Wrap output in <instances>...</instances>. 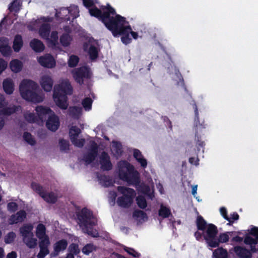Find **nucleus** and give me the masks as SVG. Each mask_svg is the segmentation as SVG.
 <instances>
[{
  "label": "nucleus",
  "mask_w": 258,
  "mask_h": 258,
  "mask_svg": "<svg viewBox=\"0 0 258 258\" xmlns=\"http://www.w3.org/2000/svg\"><path fill=\"white\" fill-rule=\"evenodd\" d=\"M101 168L103 170H109L112 168L110 157L107 153L103 152L100 156Z\"/></svg>",
  "instance_id": "27"
},
{
  "label": "nucleus",
  "mask_w": 258,
  "mask_h": 258,
  "mask_svg": "<svg viewBox=\"0 0 258 258\" xmlns=\"http://www.w3.org/2000/svg\"><path fill=\"white\" fill-rule=\"evenodd\" d=\"M117 173L119 178L130 185H135L139 191L148 195L150 199L154 196L150 187L142 183L140 185V174L133 165L126 161H120L117 164Z\"/></svg>",
  "instance_id": "2"
},
{
  "label": "nucleus",
  "mask_w": 258,
  "mask_h": 258,
  "mask_svg": "<svg viewBox=\"0 0 258 258\" xmlns=\"http://www.w3.org/2000/svg\"><path fill=\"white\" fill-rule=\"evenodd\" d=\"M59 146L60 150L64 152H67L69 150V142L65 140L60 139L59 141Z\"/></svg>",
  "instance_id": "48"
},
{
  "label": "nucleus",
  "mask_w": 258,
  "mask_h": 258,
  "mask_svg": "<svg viewBox=\"0 0 258 258\" xmlns=\"http://www.w3.org/2000/svg\"><path fill=\"white\" fill-rule=\"evenodd\" d=\"M248 245L250 246V248H251V245L250 244ZM231 250H233L236 256L239 258H251V252H254L251 249L250 250H248L245 247L240 245L234 246Z\"/></svg>",
  "instance_id": "21"
},
{
  "label": "nucleus",
  "mask_w": 258,
  "mask_h": 258,
  "mask_svg": "<svg viewBox=\"0 0 258 258\" xmlns=\"http://www.w3.org/2000/svg\"><path fill=\"white\" fill-rule=\"evenodd\" d=\"M193 109L195 112L194 126L197 133L201 132L203 129L207 127V124L204 121H200L199 116V112L197 106L196 104L192 105Z\"/></svg>",
  "instance_id": "23"
},
{
  "label": "nucleus",
  "mask_w": 258,
  "mask_h": 258,
  "mask_svg": "<svg viewBox=\"0 0 258 258\" xmlns=\"http://www.w3.org/2000/svg\"><path fill=\"white\" fill-rule=\"evenodd\" d=\"M3 88L7 94H13L15 90V83L13 79L9 77L5 79L3 82Z\"/></svg>",
  "instance_id": "28"
},
{
  "label": "nucleus",
  "mask_w": 258,
  "mask_h": 258,
  "mask_svg": "<svg viewBox=\"0 0 258 258\" xmlns=\"http://www.w3.org/2000/svg\"><path fill=\"white\" fill-rule=\"evenodd\" d=\"M26 216V213L25 211L23 210L20 211L16 214L11 216L9 220V223L10 224H13L21 222L25 219Z\"/></svg>",
  "instance_id": "30"
},
{
  "label": "nucleus",
  "mask_w": 258,
  "mask_h": 258,
  "mask_svg": "<svg viewBox=\"0 0 258 258\" xmlns=\"http://www.w3.org/2000/svg\"><path fill=\"white\" fill-rule=\"evenodd\" d=\"M96 247L92 244H87L82 249V252L88 255L89 253L95 250Z\"/></svg>",
  "instance_id": "51"
},
{
  "label": "nucleus",
  "mask_w": 258,
  "mask_h": 258,
  "mask_svg": "<svg viewBox=\"0 0 258 258\" xmlns=\"http://www.w3.org/2000/svg\"><path fill=\"white\" fill-rule=\"evenodd\" d=\"M98 178L99 183L104 187H108L113 184V181L109 176L100 175L98 176Z\"/></svg>",
  "instance_id": "41"
},
{
  "label": "nucleus",
  "mask_w": 258,
  "mask_h": 258,
  "mask_svg": "<svg viewBox=\"0 0 258 258\" xmlns=\"http://www.w3.org/2000/svg\"><path fill=\"white\" fill-rule=\"evenodd\" d=\"M0 52L5 57L11 55L12 50L9 45V40L5 37L0 38Z\"/></svg>",
  "instance_id": "24"
},
{
  "label": "nucleus",
  "mask_w": 258,
  "mask_h": 258,
  "mask_svg": "<svg viewBox=\"0 0 258 258\" xmlns=\"http://www.w3.org/2000/svg\"><path fill=\"white\" fill-rule=\"evenodd\" d=\"M90 147L88 151L83 157V160L87 165L90 164L92 167L98 166V163L96 160L98 150H104L106 145L102 143L99 139H97L96 141H91L90 142Z\"/></svg>",
  "instance_id": "8"
},
{
  "label": "nucleus",
  "mask_w": 258,
  "mask_h": 258,
  "mask_svg": "<svg viewBox=\"0 0 258 258\" xmlns=\"http://www.w3.org/2000/svg\"><path fill=\"white\" fill-rule=\"evenodd\" d=\"M50 243V242H39V245L40 249L37 254L38 258H44L49 253L48 247Z\"/></svg>",
  "instance_id": "33"
},
{
  "label": "nucleus",
  "mask_w": 258,
  "mask_h": 258,
  "mask_svg": "<svg viewBox=\"0 0 258 258\" xmlns=\"http://www.w3.org/2000/svg\"><path fill=\"white\" fill-rule=\"evenodd\" d=\"M37 61L41 66L48 69L53 68L56 65L54 58L49 54L38 57Z\"/></svg>",
  "instance_id": "20"
},
{
  "label": "nucleus",
  "mask_w": 258,
  "mask_h": 258,
  "mask_svg": "<svg viewBox=\"0 0 258 258\" xmlns=\"http://www.w3.org/2000/svg\"><path fill=\"white\" fill-rule=\"evenodd\" d=\"M79 16L78 7L76 6H71L68 8H62L59 11H56L55 16L57 19L63 21H71Z\"/></svg>",
  "instance_id": "11"
},
{
  "label": "nucleus",
  "mask_w": 258,
  "mask_h": 258,
  "mask_svg": "<svg viewBox=\"0 0 258 258\" xmlns=\"http://www.w3.org/2000/svg\"><path fill=\"white\" fill-rule=\"evenodd\" d=\"M249 232L254 238L247 235L244 239V242L245 244H250L251 245V249L252 251H258V227H254L251 228Z\"/></svg>",
  "instance_id": "13"
},
{
  "label": "nucleus",
  "mask_w": 258,
  "mask_h": 258,
  "mask_svg": "<svg viewBox=\"0 0 258 258\" xmlns=\"http://www.w3.org/2000/svg\"><path fill=\"white\" fill-rule=\"evenodd\" d=\"M97 0H83V4L88 8L91 16L101 20L106 28L111 31L114 37L121 36V42L128 44L132 41L131 34L135 39L141 37L139 33L132 31L126 18L116 14L115 10L108 5L103 9V13L97 7Z\"/></svg>",
  "instance_id": "1"
},
{
  "label": "nucleus",
  "mask_w": 258,
  "mask_h": 258,
  "mask_svg": "<svg viewBox=\"0 0 258 258\" xmlns=\"http://www.w3.org/2000/svg\"><path fill=\"white\" fill-rule=\"evenodd\" d=\"M79 62V58L76 55H72L70 56L68 60V64L70 67H75Z\"/></svg>",
  "instance_id": "53"
},
{
  "label": "nucleus",
  "mask_w": 258,
  "mask_h": 258,
  "mask_svg": "<svg viewBox=\"0 0 258 258\" xmlns=\"http://www.w3.org/2000/svg\"><path fill=\"white\" fill-rule=\"evenodd\" d=\"M32 188L37 192L47 203H54L56 202L57 196L54 192L45 193L42 188L38 184L33 182Z\"/></svg>",
  "instance_id": "14"
},
{
  "label": "nucleus",
  "mask_w": 258,
  "mask_h": 258,
  "mask_svg": "<svg viewBox=\"0 0 258 258\" xmlns=\"http://www.w3.org/2000/svg\"><path fill=\"white\" fill-rule=\"evenodd\" d=\"M133 216L134 219L139 223H142L147 221L148 219L146 214L141 210L135 211Z\"/></svg>",
  "instance_id": "35"
},
{
  "label": "nucleus",
  "mask_w": 258,
  "mask_h": 258,
  "mask_svg": "<svg viewBox=\"0 0 258 258\" xmlns=\"http://www.w3.org/2000/svg\"><path fill=\"white\" fill-rule=\"evenodd\" d=\"M137 203L141 209H145L147 207V202L144 197L139 196L136 198Z\"/></svg>",
  "instance_id": "50"
},
{
  "label": "nucleus",
  "mask_w": 258,
  "mask_h": 258,
  "mask_svg": "<svg viewBox=\"0 0 258 258\" xmlns=\"http://www.w3.org/2000/svg\"><path fill=\"white\" fill-rule=\"evenodd\" d=\"M8 211L14 212L17 210L18 205L15 202H10L7 206Z\"/></svg>",
  "instance_id": "57"
},
{
  "label": "nucleus",
  "mask_w": 258,
  "mask_h": 258,
  "mask_svg": "<svg viewBox=\"0 0 258 258\" xmlns=\"http://www.w3.org/2000/svg\"><path fill=\"white\" fill-rule=\"evenodd\" d=\"M133 156L141 166L145 168L147 166V161L144 158L140 151L138 149H134Z\"/></svg>",
  "instance_id": "31"
},
{
  "label": "nucleus",
  "mask_w": 258,
  "mask_h": 258,
  "mask_svg": "<svg viewBox=\"0 0 258 258\" xmlns=\"http://www.w3.org/2000/svg\"><path fill=\"white\" fill-rule=\"evenodd\" d=\"M84 51L88 53L91 59H94L98 56L97 42L93 38H89L83 45Z\"/></svg>",
  "instance_id": "15"
},
{
  "label": "nucleus",
  "mask_w": 258,
  "mask_h": 258,
  "mask_svg": "<svg viewBox=\"0 0 258 258\" xmlns=\"http://www.w3.org/2000/svg\"><path fill=\"white\" fill-rule=\"evenodd\" d=\"M116 197V194L115 191H110L109 192V201H110V203L111 202L112 203L113 205L115 203V200Z\"/></svg>",
  "instance_id": "58"
},
{
  "label": "nucleus",
  "mask_w": 258,
  "mask_h": 258,
  "mask_svg": "<svg viewBox=\"0 0 258 258\" xmlns=\"http://www.w3.org/2000/svg\"><path fill=\"white\" fill-rule=\"evenodd\" d=\"M35 111L37 113L39 124H42L47 117H48L51 114V113L54 112L49 107L42 105L37 106L35 108Z\"/></svg>",
  "instance_id": "16"
},
{
  "label": "nucleus",
  "mask_w": 258,
  "mask_h": 258,
  "mask_svg": "<svg viewBox=\"0 0 258 258\" xmlns=\"http://www.w3.org/2000/svg\"><path fill=\"white\" fill-rule=\"evenodd\" d=\"M21 4V0H15L11 4V5L9 7V9L11 12H17L20 10Z\"/></svg>",
  "instance_id": "46"
},
{
  "label": "nucleus",
  "mask_w": 258,
  "mask_h": 258,
  "mask_svg": "<svg viewBox=\"0 0 258 258\" xmlns=\"http://www.w3.org/2000/svg\"><path fill=\"white\" fill-rule=\"evenodd\" d=\"M191 193L194 197H196L197 193L198 185H194L191 186Z\"/></svg>",
  "instance_id": "63"
},
{
  "label": "nucleus",
  "mask_w": 258,
  "mask_h": 258,
  "mask_svg": "<svg viewBox=\"0 0 258 258\" xmlns=\"http://www.w3.org/2000/svg\"><path fill=\"white\" fill-rule=\"evenodd\" d=\"M232 232H226L221 233L218 238L216 236V241L217 242V247L219 246L220 243H225L228 241L229 239V234H231Z\"/></svg>",
  "instance_id": "44"
},
{
  "label": "nucleus",
  "mask_w": 258,
  "mask_h": 258,
  "mask_svg": "<svg viewBox=\"0 0 258 258\" xmlns=\"http://www.w3.org/2000/svg\"><path fill=\"white\" fill-rule=\"evenodd\" d=\"M73 88L67 79L60 80L59 84L53 88V98L56 105L61 109H66L68 106L67 95L73 94Z\"/></svg>",
  "instance_id": "6"
},
{
  "label": "nucleus",
  "mask_w": 258,
  "mask_h": 258,
  "mask_svg": "<svg viewBox=\"0 0 258 258\" xmlns=\"http://www.w3.org/2000/svg\"><path fill=\"white\" fill-rule=\"evenodd\" d=\"M59 117L53 112L48 117L46 122V125L48 130L51 131H56L59 126Z\"/></svg>",
  "instance_id": "22"
},
{
  "label": "nucleus",
  "mask_w": 258,
  "mask_h": 258,
  "mask_svg": "<svg viewBox=\"0 0 258 258\" xmlns=\"http://www.w3.org/2000/svg\"><path fill=\"white\" fill-rule=\"evenodd\" d=\"M158 214L160 217L163 218H168L172 215L170 208L163 204L160 205V209L158 211Z\"/></svg>",
  "instance_id": "36"
},
{
  "label": "nucleus",
  "mask_w": 258,
  "mask_h": 258,
  "mask_svg": "<svg viewBox=\"0 0 258 258\" xmlns=\"http://www.w3.org/2000/svg\"><path fill=\"white\" fill-rule=\"evenodd\" d=\"M81 130L78 127L74 126L70 130V137L72 143L77 147H82L84 144V139L79 137Z\"/></svg>",
  "instance_id": "17"
},
{
  "label": "nucleus",
  "mask_w": 258,
  "mask_h": 258,
  "mask_svg": "<svg viewBox=\"0 0 258 258\" xmlns=\"http://www.w3.org/2000/svg\"><path fill=\"white\" fill-rule=\"evenodd\" d=\"M39 83L44 91L50 92L52 89L53 80L50 75L43 74L40 77Z\"/></svg>",
  "instance_id": "19"
},
{
  "label": "nucleus",
  "mask_w": 258,
  "mask_h": 258,
  "mask_svg": "<svg viewBox=\"0 0 258 258\" xmlns=\"http://www.w3.org/2000/svg\"><path fill=\"white\" fill-rule=\"evenodd\" d=\"M52 21L51 18L42 17L36 20H33L28 25V27L30 30H36L38 27L39 34L43 39L46 40L48 44L53 48L56 47L58 45L57 32L55 31H52L49 36L50 30V25L48 22Z\"/></svg>",
  "instance_id": "4"
},
{
  "label": "nucleus",
  "mask_w": 258,
  "mask_h": 258,
  "mask_svg": "<svg viewBox=\"0 0 258 258\" xmlns=\"http://www.w3.org/2000/svg\"><path fill=\"white\" fill-rule=\"evenodd\" d=\"M205 145V144L204 142L203 141H199L198 143V149L199 150V151L200 150V148H202V153H204V146Z\"/></svg>",
  "instance_id": "61"
},
{
  "label": "nucleus",
  "mask_w": 258,
  "mask_h": 258,
  "mask_svg": "<svg viewBox=\"0 0 258 258\" xmlns=\"http://www.w3.org/2000/svg\"><path fill=\"white\" fill-rule=\"evenodd\" d=\"M8 62L2 58H0V75L7 69Z\"/></svg>",
  "instance_id": "55"
},
{
  "label": "nucleus",
  "mask_w": 258,
  "mask_h": 258,
  "mask_svg": "<svg viewBox=\"0 0 258 258\" xmlns=\"http://www.w3.org/2000/svg\"><path fill=\"white\" fill-rule=\"evenodd\" d=\"M16 237V234L13 232L8 233L5 237V242L7 244H10L14 241Z\"/></svg>",
  "instance_id": "52"
},
{
  "label": "nucleus",
  "mask_w": 258,
  "mask_h": 258,
  "mask_svg": "<svg viewBox=\"0 0 258 258\" xmlns=\"http://www.w3.org/2000/svg\"><path fill=\"white\" fill-rule=\"evenodd\" d=\"M168 72L171 74V77L175 80L179 86H183V80L176 67L174 64H170V67H168Z\"/></svg>",
  "instance_id": "26"
},
{
  "label": "nucleus",
  "mask_w": 258,
  "mask_h": 258,
  "mask_svg": "<svg viewBox=\"0 0 258 258\" xmlns=\"http://www.w3.org/2000/svg\"><path fill=\"white\" fill-rule=\"evenodd\" d=\"M213 256L214 258H227V251L222 248H218L214 250L213 252Z\"/></svg>",
  "instance_id": "42"
},
{
  "label": "nucleus",
  "mask_w": 258,
  "mask_h": 258,
  "mask_svg": "<svg viewBox=\"0 0 258 258\" xmlns=\"http://www.w3.org/2000/svg\"><path fill=\"white\" fill-rule=\"evenodd\" d=\"M20 94L25 100L38 103L44 99V94L39 90L36 82L30 79L22 80L19 86Z\"/></svg>",
  "instance_id": "5"
},
{
  "label": "nucleus",
  "mask_w": 258,
  "mask_h": 258,
  "mask_svg": "<svg viewBox=\"0 0 258 258\" xmlns=\"http://www.w3.org/2000/svg\"><path fill=\"white\" fill-rule=\"evenodd\" d=\"M189 162L194 165H199V159L197 157H191L189 159Z\"/></svg>",
  "instance_id": "59"
},
{
  "label": "nucleus",
  "mask_w": 258,
  "mask_h": 258,
  "mask_svg": "<svg viewBox=\"0 0 258 258\" xmlns=\"http://www.w3.org/2000/svg\"><path fill=\"white\" fill-rule=\"evenodd\" d=\"M73 75L74 78L78 83L82 84L83 82L84 78H88L90 76L89 70L85 67L75 69L73 71Z\"/></svg>",
  "instance_id": "18"
},
{
  "label": "nucleus",
  "mask_w": 258,
  "mask_h": 258,
  "mask_svg": "<svg viewBox=\"0 0 258 258\" xmlns=\"http://www.w3.org/2000/svg\"><path fill=\"white\" fill-rule=\"evenodd\" d=\"M82 109L79 107H71L69 109V114L74 118H78L82 113Z\"/></svg>",
  "instance_id": "45"
},
{
  "label": "nucleus",
  "mask_w": 258,
  "mask_h": 258,
  "mask_svg": "<svg viewBox=\"0 0 258 258\" xmlns=\"http://www.w3.org/2000/svg\"><path fill=\"white\" fill-rule=\"evenodd\" d=\"M198 231L195 232V236L197 240L206 241L209 247L215 248L217 247L216 235L218 233L217 227L213 224H209L201 216H198L197 219Z\"/></svg>",
  "instance_id": "3"
},
{
  "label": "nucleus",
  "mask_w": 258,
  "mask_h": 258,
  "mask_svg": "<svg viewBox=\"0 0 258 258\" xmlns=\"http://www.w3.org/2000/svg\"><path fill=\"white\" fill-rule=\"evenodd\" d=\"M36 235L39 242H50L49 236L46 234L45 226L41 223L38 224L36 228Z\"/></svg>",
  "instance_id": "25"
},
{
  "label": "nucleus",
  "mask_w": 258,
  "mask_h": 258,
  "mask_svg": "<svg viewBox=\"0 0 258 258\" xmlns=\"http://www.w3.org/2000/svg\"><path fill=\"white\" fill-rule=\"evenodd\" d=\"M9 67L12 72L18 73L22 70L23 63L21 61L17 59H14L10 62Z\"/></svg>",
  "instance_id": "34"
},
{
  "label": "nucleus",
  "mask_w": 258,
  "mask_h": 258,
  "mask_svg": "<svg viewBox=\"0 0 258 258\" xmlns=\"http://www.w3.org/2000/svg\"><path fill=\"white\" fill-rule=\"evenodd\" d=\"M25 120L29 123H36L39 124L37 115L30 111H26L23 114Z\"/></svg>",
  "instance_id": "39"
},
{
  "label": "nucleus",
  "mask_w": 258,
  "mask_h": 258,
  "mask_svg": "<svg viewBox=\"0 0 258 258\" xmlns=\"http://www.w3.org/2000/svg\"><path fill=\"white\" fill-rule=\"evenodd\" d=\"M72 41V37L68 34H63L60 37V42L64 47H67L70 45Z\"/></svg>",
  "instance_id": "43"
},
{
  "label": "nucleus",
  "mask_w": 258,
  "mask_h": 258,
  "mask_svg": "<svg viewBox=\"0 0 258 258\" xmlns=\"http://www.w3.org/2000/svg\"><path fill=\"white\" fill-rule=\"evenodd\" d=\"M157 188L159 190V191L161 194H163L164 193V190L163 187V185L161 183H158L156 185Z\"/></svg>",
  "instance_id": "62"
},
{
  "label": "nucleus",
  "mask_w": 258,
  "mask_h": 258,
  "mask_svg": "<svg viewBox=\"0 0 258 258\" xmlns=\"http://www.w3.org/2000/svg\"><path fill=\"white\" fill-rule=\"evenodd\" d=\"M7 103L4 95L0 93V115H10L14 113L21 111L19 105H9L7 106Z\"/></svg>",
  "instance_id": "12"
},
{
  "label": "nucleus",
  "mask_w": 258,
  "mask_h": 258,
  "mask_svg": "<svg viewBox=\"0 0 258 258\" xmlns=\"http://www.w3.org/2000/svg\"><path fill=\"white\" fill-rule=\"evenodd\" d=\"M24 140L29 145L33 146L36 144V141L33 137L28 132H25L23 135Z\"/></svg>",
  "instance_id": "47"
},
{
  "label": "nucleus",
  "mask_w": 258,
  "mask_h": 258,
  "mask_svg": "<svg viewBox=\"0 0 258 258\" xmlns=\"http://www.w3.org/2000/svg\"><path fill=\"white\" fill-rule=\"evenodd\" d=\"M69 250L70 253H73L74 255H76L80 252V249L78 247V245L74 243L70 245Z\"/></svg>",
  "instance_id": "54"
},
{
  "label": "nucleus",
  "mask_w": 258,
  "mask_h": 258,
  "mask_svg": "<svg viewBox=\"0 0 258 258\" xmlns=\"http://www.w3.org/2000/svg\"><path fill=\"white\" fill-rule=\"evenodd\" d=\"M220 212L222 216L229 221L227 225H230L235 220H237L239 218V215L235 212L231 213L229 216H228L227 210L225 207L220 208Z\"/></svg>",
  "instance_id": "29"
},
{
  "label": "nucleus",
  "mask_w": 258,
  "mask_h": 258,
  "mask_svg": "<svg viewBox=\"0 0 258 258\" xmlns=\"http://www.w3.org/2000/svg\"><path fill=\"white\" fill-rule=\"evenodd\" d=\"M243 238L238 236H236L232 238V241L237 243H240L243 241Z\"/></svg>",
  "instance_id": "60"
},
{
  "label": "nucleus",
  "mask_w": 258,
  "mask_h": 258,
  "mask_svg": "<svg viewBox=\"0 0 258 258\" xmlns=\"http://www.w3.org/2000/svg\"><path fill=\"white\" fill-rule=\"evenodd\" d=\"M111 151L112 155L115 157H120L123 152L121 143L117 141H112Z\"/></svg>",
  "instance_id": "32"
},
{
  "label": "nucleus",
  "mask_w": 258,
  "mask_h": 258,
  "mask_svg": "<svg viewBox=\"0 0 258 258\" xmlns=\"http://www.w3.org/2000/svg\"><path fill=\"white\" fill-rule=\"evenodd\" d=\"M16 253L14 251H12L7 255V258H16Z\"/></svg>",
  "instance_id": "64"
},
{
  "label": "nucleus",
  "mask_w": 258,
  "mask_h": 258,
  "mask_svg": "<svg viewBox=\"0 0 258 258\" xmlns=\"http://www.w3.org/2000/svg\"><path fill=\"white\" fill-rule=\"evenodd\" d=\"M68 245V242L66 240L61 239L57 241L53 246L54 252L56 254L61 251L64 250Z\"/></svg>",
  "instance_id": "38"
},
{
  "label": "nucleus",
  "mask_w": 258,
  "mask_h": 258,
  "mask_svg": "<svg viewBox=\"0 0 258 258\" xmlns=\"http://www.w3.org/2000/svg\"><path fill=\"white\" fill-rule=\"evenodd\" d=\"M92 102V100L90 97H86L83 100L82 104L86 111L91 110Z\"/></svg>",
  "instance_id": "49"
},
{
  "label": "nucleus",
  "mask_w": 258,
  "mask_h": 258,
  "mask_svg": "<svg viewBox=\"0 0 258 258\" xmlns=\"http://www.w3.org/2000/svg\"><path fill=\"white\" fill-rule=\"evenodd\" d=\"M124 249L125 251H126L129 254L133 256L134 257H139L140 256V253L135 251L134 249L124 247Z\"/></svg>",
  "instance_id": "56"
},
{
  "label": "nucleus",
  "mask_w": 258,
  "mask_h": 258,
  "mask_svg": "<svg viewBox=\"0 0 258 258\" xmlns=\"http://www.w3.org/2000/svg\"><path fill=\"white\" fill-rule=\"evenodd\" d=\"M77 221L84 233H87L92 237L98 236L96 229H93V226L97 223V219L92 212L87 208H83L77 213Z\"/></svg>",
  "instance_id": "7"
},
{
  "label": "nucleus",
  "mask_w": 258,
  "mask_h": 258,
  "mask_svg": "<svg viewBox=\"0 0 258 258\" xmlns=\"http://www.w3.org/2000/svg\"><path fill=\"white\" fill-rule=\"evenodd\" d=\"M33 226L31 224H26L20 228V233L23 242L30 248H34L37 243V240L34 237L32 232Z\"/></svg>",
  "instance_id": "10"
},
{
  "label": "nucleus",
  "mask_w": 258,
  "mask_h": 258,
  "mask_svg": "<svg viewBox=\"0 0 258 258\" xmlns=\"http://www.w3.org/2000/svg\"><path fill=\"white\" fill-rule=\"evenodd\" d=\"M23 44L22 38L21 35H17L13 41V48L15 52H19Z\"/></svg>",
  "instance_id": "40"
},
{
  "label": "nucleus",
  "mask_w": 258,
  "mask_h": 258,
  "mask_svg": "<svg viewBox=\"0 0 258 258\" xmlns=\"http://www.w3.org/2000/svg\"><path fill=\"white\" fill-rule=\"evenodd\" d=\"M31 47L36 52H41L44 49L42 42L37 39H33L30 43Z\"/></svg>",
  "instance_id": "37"
},
{
  "label": "nucleus",
  "mask_w": 258,
  "mask_h": 258,
  "mask_svg": "<svg viewBox=\"0 0 258 258\" xmlns=\"http://www.w3.org/2000/svg\"><path fill=\"white\" fill-rule=\"evenodd\" d=\"M117 190L122 195L117 200L118 205L124 208L130 207L136 196L135 191L132 188L121 186L117 187Z\"/></svg>",
  "instance_id": "9"
}]
</instances>
